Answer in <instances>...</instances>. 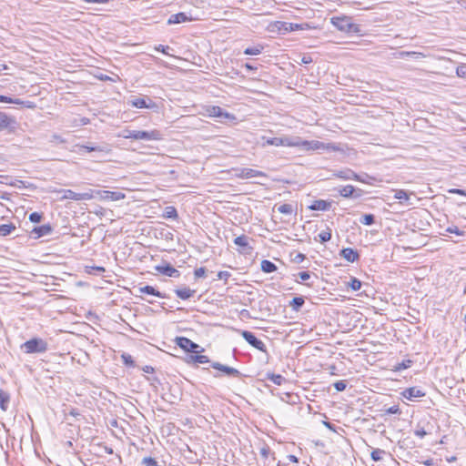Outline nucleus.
<instances>
[{
  "label": "nucleus",
  "instance_id": "c85d7f7f",
  "mask_svg": "<svg viewBox=\"0 0 466 466\" xmlns=\"http://www.w3.org/2000/svg\"><path fill=\"white\" fill-rule=\"evenodd\" d=\"M9 400H10L9 394L5 390H0V409L3 411H5L7 410Z\"/></svg>",
  "mask_w": 466,
  "mask_h": 466
},
{
  "label": "nucleus",
  "instance_id": "4d7b16f0",
  "mask_svg": "<svg viewBox=\"0 0 466 466\" xmlns=\"http://www.w3.org/2000/svg\"><path fill=\"white\" fill-rule=\"evenodd\" d=\"M290 23H287V22H277L276 23V26L278 27V29L279 31H284V32H290L289 29V25Z\"/></svg>",
  "mask_w": 466,
  "mask_h": 466
},
{
  "label": "nucleus",
  "instance_id": "774afa93",
  "mask_svg": "<svg viewBox=\"0 0 466 466\" xmlns=\"http://www.w3.org/2000/svg\"><path fill=\"white\" fill-rule=\"evenodd\" d=\"M143 370H144L145 372H147V373H151V372H153L154 369H153L151 366H145V367L143 368Z\"/></svg>",
  "mask_w": 466,
  "mask_h": 466
},
{
  "label": "nucleus",
  "instance_id": "0eeeda50",
  "mask_svg": "<svg viewBox=\"0 0 466 466\" xmlns=\"http://www.w3.org/2000/svg\"><path fill=\"white\" fill-rule=\"evenodd\" d=\"M63 193V196L61 197V199H71L75 201H80V200H90L95 198L94 190L89 189L86 192L83 193H76L71 189H65L61 191Z\"/></svg>",
  "mask_w": 466,
  "mask_h": 466
},
{
  "label": "nucleus",
  "instance_id": "e2e57ef3",
  "mask_svg": "<svg viewBox=\"0 0 466 466\" xmlns=\"http://www.w3.org/2000/svg\"><path fill=\"white\" fill-rule=\"evenodd\" d=\"M289 29L291 32V31H295V30H299V29H304V26H303V25L290 23L289 25Z\"/></svg>",
  "mask_w": 466,
  "mask_h": 466
},
{
  "label": "nucleus",
  "instance_id": "9d476101",
  "mask_svg": "<svg viewBox=\"0 0 466 466\" xmlns=\"http://www.w3.org/2000/svg\"><path fill=\"white\" fill-rule=\"evenodd\" d=\"M177 345L187 352L198 353L200 346L186 337H177Z\"/></svg>",
  "mask_w": 466,
  "mask_h": 466
},
{
  "label": "nucleus",
  "instance_id": "ea45409f",
  "mask_svg": "<svg viewBox=\"0 0 466 466\" xmlns=\"http://www.w3.org/2000/svg\"><path fill=\"white\" fill-rule=\"evenodd\" d=\"M0 102L1 103L15 104V105H22V104H24V102L21 101L18 98H12V97L2 96V95H0Z\"/></svg>",
  "mask_w": 466,
  "mask_h": 466
},
{
  "label": "nucleus",
  "instance_id": "052dcab7",
  "mask_svg": "<svg viewBox=\"0 0 466 466\" xmlns=\"http://www.w3.org/2000/svg\"><path fill=\"white\" fill-rule=\"evenodd\" d=\"M206 268L204 267H201V268H196L195 269V277L197 279H199V278H204L206 276Z\"/></svg>",
  "mask_w": 466,
  "mask_h": 466
},
{
  "label": "nucleus",
  "instance_id": "a878e982",
  "mask_svg": "<svg viewBox=\"0 0 466 466\" xmlns=\"http://www.w3.org/2000/svg\"><path fill=\"white\" fill-rule=\"evenodd\" d=\"M138 291L140 293H145V294L156 296V297H158V298H167L166 294L157 290L154 287L149 286V285H146L144 287H139L138 288Z\"/></svg>",
  "mask_w": 466,
  "mask_h": 466
},
{
  "label": "nucleus",
  "instance_id": "20e7f679",
  "mask_svg": "<svg viewBox=\"0 0 466 466\" xmlns=\"http://www.w3.org/2000/svg\"><path fill=\"white\" fill-rule=\"evenodd\" d=\"M21 350L26 354L44 353L48 350V343L41 338H33L20 346Z\"/></svg>",
  "mask_w": 466,
  "mask_h": 466
},
{
  "label": "nucleus",
  "instance_id": "3c124183",
  "mask_svg": "<svg viewBox=\"0 0 466 466\" xmlns=\"http://www.w3.org/2000/svg\"><path fill=\"white\" fill-rule=\"evenodd\" d=\"M42 219V214L38 212H33L29 215V220L33 223H39Z\"/></svg>",
  "mask_w": 466,
  "mask_h": 466
},
{
  "label": "nucleus",
  "instance_id": "864d4df0",
  "mask_svg": "<svg viewBox=\"0 0 466 466\" xmlns=\"http://www.w3.org/2000/svg\"><path fill=\"white\" fill-rule=\"evenodd\" d=\"M400 409L399 405H393L387 410H385V414H400Z\"/></svg>",
  "mask_w": 466,
  "mask_h": 466
},
{
  "label": "nucleus",
  "instance_id": "49530a36",
  "mask_svg": "<svg viewBox=\"0 0 466 466\" xmlns=\"http://www.w3.org/2000/svg\"><path fill=\"white\" fill-rule=\"evenodd\" d=\"M141 463L144 466H158V463L156 461V459H154L152 457H145V458H143Z\"/></svg>",
  "mask_w": 466,
  "mask_h": 466
},
{
  "label": "nucleus",
  "instance_id": "f704fd0d",
  "mask_svg": "<svg viewBox=\"0 0 466 466\" xmlns=\"http://www.w3.org/2000/svg\"><path fill=\"white\" fill-rule=\"evenodd\" d=\"M212 367L216 370H221L225 373H227L228 376L233 375V368L228 366H224L218 362H215L212 364Z\"/></svg>",
  "mask_w": 466,
  "mask_h": 466
},
{
  "label": "nucleus",
  "instance_id": "6e6552de",
  "mask_svg": "<svg viewBox=\"0 0 466 466\" xmlns=\"http://www.w3.org/2000/svg\"><path fill=\"white\" fill-rule=\"evenodd\" d=\"M235 331H237V329H235ZM238 332H239L243 339L252 347H254L255 349L262 351V352H266L267 350H266V345L264 344V342L262 340H260L259 339H258L255 334L251 331H248V330H238Z\"/></svg>",
  "mask_w": 466,
  "mask_h": 466
},
{
  "label": "nucleus",
  "instance_id": "473e14b6",
  "mask_svg": "<svg viewBox=\"0 0 466 466\" xmlns=\"http://www.w3.org/2000/svg\"><path fill=\"white\" fill-rule=\"evenodd\" d=\"M262 50H263V46L260 45H258V46H255L252 47L246 48L243 53L248 56H258V55L261 54Z\"/></svg>",
  "mask_w": 466,
  "mask_h": 466
},
{
  "label": "nucleus",
  "instance_id": "ddd939ff",
  "mask_svg": "<svg viewBox=\"0 0 466 466\" xmlns=\"http://www.w3.org/2000/svg\"><path fill=\"white\" fill-rule=\"evenodd\" d=\"M331 176L342 180H352L353 178H359V175L348 167L332 170Z\"/></svg>",
  "mask_w": 466,
  "mask_h": 466
},
{
  "label": "nucleus",
  "instance_id": "a18cd8bd",
  "mask_svg": "<svg viewBox=\"0 0 466 466\" xmlns=\"http://www.w3.org/2000/svg\"><path fill=\"white\" fill-rule=\"evenodd\" d=\"M121 358H122L125 365L129 366V367H134L135 362H134L131 355H129L127 353H124V354H122Z\"/></svg>",
  "mask_w": 466,
  "mask_h": 466
},
{
  "label": "nucleus",
  "instance_id": "f8f14e48",
  "mask_svg": "<svg viewBox=\"0 0 466 466\" xmlns=\"http://www.w3.org/2000/svg\"><path fill=\"white\" fill-rule=\"evenodd\" d=\"M76 147L79 148L78 153L82 154L83 152H96V153H109L110 148L106 144L103 145H76Z\"/></svg>",
  "mask_w": 466,
  "mask_h": 466
},
{
  "label": "nucleus",
  "instance_id": "7ed1b4c3",
  "mask_svg": "<svg viewBox=\"0 0 466 466\" xmlns=\"http://www.w3.org/2000/svg\"><path fill=\"white\" fill-rule=\"evenodd\" d=\"M122 137L135 140H160L162 138L160 131L157 129L150 131L126 129L123 131Z\"/></svg>",
  "mask_w": 466,
  "mask_h": 466
},
{
  "label": "nucleus",
  "instance_id": "423d86ee",
  "mask_svg": "<svg viewBox=\"0 0 466 466\" xmlns=\"http://www.w3.org/2000/svg\"><path fill=\"white\" fill-rule=\"evenodd\" d=\"M263 146H275V147H295L299 144V137L289 138V137H262Z\"/></svg>",
  "mask_w": 466,
  "mask_h": 466
},
{
  "label": "nucleus",
  "instance_id": "bf43d9fd",
  "mask_svg": "<svg viewBox=\"0 0 466 466\" xmlns=\"http://www.w3.org/2000/svg\"><path fill=\"white\" fill-rule=\"evenodd\" d=\"M52 143H55V144H63V143H66V139H64L61 136L57 135V134H54L52 135L51 137V140H50Z\"/></svg>",
  "mask_w": 466,
  "mask_h": 466
},
{
  "label": "nucleus",
  "instance_id": "72a5a7b5",
  "mask_svg": "<svg viewBox=\"0 0 466 466\" xmlns=\"http://www.w3.org/2000/svg\"><path fill=\"white\" fill-rule=\"evenodd\" d=\"M212 367L216 370H221L225 373H227L228 376L233 375V368L228 366H224L218 362H215L212 364Z\"/></svg>",
  "mask_w": 466,
  "mask_h": 466
},
{
  "label": "nucleus",
  "instance_id": "5701e85b",
  "mask_svg": "<svg viewBox=\"0 0 466 466\" xmlns=\"http://www.w3.org/2000/svg\"><path fill=\"white\" fill-rule=\"evenodd\" d=\"M53 231L52 227L49 224L42 225L35 228L32 230V235L35 238H38L46 235H49Z\"/></svg>",
  "mask_w": 466,
  "mask_h": 466
},
{
  "label": "nucleus",
  "instance_id": "0e129e2a",
  "mask_svg": "<svg viewBox=\"0 0 466 466\" xmlns=\"http://www.w3.org/2000/svg\"><path fill=\"white\" fill-rule=\"evenodd\" d=\"M465 191L466 190L460 189V188H452V189L449 190V193L465 196Z\"/></svg>",
  "mask_w": 466,
  "mask_h": 466
},
{
  "label": "nucleus",
  "instance_id": "6e6d98bb",
  "mask_svg": "<svg viewBox=\"0 0 466 466\" xmlns=\"http://www.w3.org/2000/svg\"><path fill=\"white\" fill-rule=\"evenodd\" d=\"M458 76L466 78V64L459 66L456 69Z\"/></svg>",
  "mask_w": 466,
  "mask_h": 466
},
{
  "label": "nucleus",
  "instance_id": "a211bd4d",
  "mask_svg": "<svg viewBox=\"0 0 466 466\" xmlns=\"http://www.w3.org/2000/svg\"><path fill=\"white\" fill-rule=\"evenodd\" d=\"M156 270L162 275L171 278H178L180 276L179 271L169 264L157 266Z\"/></svg>",
  "mask_w": 466,
  "mask_h": 466
},
{
  "label": "nucleus",
  "instance_id": "4c0bfd02",
  "mask_svg": "<svg viewBox=\"0 0 466 466\" xmlns=\"http://www.w3.org/2000/svg\"><path fill=\"white\" fill-rule=\"evenodd\" d=\"M385 453L386 451L384 450L374 449L370 453V457L374 461H380L382 460V455Z\"/></svg>",
  "mask_w": 466,
  "mask_h": 466
},
{
  "label": "nucleus",
  "instance_id": "412c9836",
  "mask_svg": "<svg viewBox=\"0 0 466 466\" xmlns=\"http://www.w3.org/2000/svg\"><path fill=\"white\" fill-rule=\"evenodd\" d=\"M394 192V198L399 199L400 203L405 202L408 206L413 205V203L410 201V197L414 195L412 192H408L404 189H396Z\"/></svg>",
  "mask_w": 466,
  "mask_h": 466
},
{
  "label": "nucleus",
  "instance_id": "39448f33",
  "mask_svg": "<svg viewBox=\"0 0 466 466\" xmlns=\"http://www.w3.org/2000/svg\"><path fill=\"white\" fill-rule=\"evenodd\" d=\"M331 24L339 31L345 33H358L359 26L351 22V18L348 16L332 17Z\"/></svg>",
  "mask_w": 466,
  "mask_h": 466
},
{
  "label": "nucleus",
  "instance_id": "de8ad7c7",
  "mask_svg": "<svg viewBox=\"0 0 466 466\" xmlns=\"http://www.w3.org/2000/svg\"><path fill=\"white\" fill-rule=\"evenodd\" d=\"M325 150L334 151V152L343 151V149L340 147V145L339 144H335V143L325 144Z\"/></svg>",
  "mask_w": 466,
  "mask_h": 466
},
{
  "label": "nucleus",
  "instance_id": "c9c22d12",
  "mask_svg": "<svg viewBox=\"0 0 466 466\" xmlns=\"http://www.w3.org/2000/svg\"><path fill=\"white\" fill-rule=\"evenodd\" d=\"M164 218H174V219L177 218V209L172 206L167 207L164 211Z\"/></svg>",
  "mask_w": 466,
  "mask_h": 466
},
{
  "label": "nucleus",
  "instance_id": "bb28decb",
  "mask_svg": "<svg viewBox=\"0 0 466 466\" xmlns=\"http://www.w3.org/2000/svg\"><path fill=\"white\" fill-rule=\"evenodd\" d=\"M195 292L196 291L194 289H190L187 287L175 290L176 295L181 299H188L195 294Z\"/></svg>",
  "mask_w": 466,
  "mask_h": 466
},
{
  "label": "nucleus",
  "instance_id": "b1692460",
  "mask_svg": "<svg viewBox=\"0 0 466 466\" xmlns=\"http://www.w3.org/2000/svg\"><path fill=\"white\" fill-rule=\"evenodd\" d=\"M331 206V202L324 200V199H318L314 200L311 205L309 207L311 210H320V211H326L329 210Z\"/></svg>",
  "mask_w": 466,
  "mask_h": 466
},
{
  "label": "nucleus",
  "instance_id": "1a4fd4ad",
  "mask_svg": "<svg viewBox=\"0 0 466 466\" xmlns=\"http://www.w3.org/2000/svg\"><path fill=\"white\" fill-rule=\"evenodd\" d=\"M258 177H266L265 173L248 167H235V177L250 179Z\"/></svg>",
  "mask_w": 466,
  "mask_h": 466
},
{
  "label": "nucleus",
  "instance_id": "6ab92c4d",
  "mask_svg": "<svg viewBox=\"0 0 466 466\" xmlns=\"http://www.w3.org/2000/svg\"><path fill=\"white\" fill-rule=\"evenodd\" d=\"M340 256L349 262H355L359 260L360 254L357 250L351 248H345L340 250Z\"/></svg>",
  "mask_w": 466,
  "mask_h": 466
},
{
  "label": "nucleus",
  "instance_id": "c03bdc74",
  "mask_svg": "<svg viewBox=\"0 0 466 466\" xmlns=\"http://www.w3.org/2000/svg\"><path fill=\"white\" fill-rule=\"evenodd\" d=\"M445 231L447 233L456 234L457 236L465 235V232L463 230H461L457 226H450L445 229Z\"/></svg>",
  "mask_w": 466,
  "mask_h": 466
},
{
  "label": "nucleus",
  "instance_id": "7c9ffc66",
  "mask_svg": "<svg viewBox=\"0 0 466 466\" xmlns=\"http://www.w3.org/2000/svg\"><path fill=\"white\" fill-rule=\"evenodd\" d=\"M305 300L303 297H295L289 302V306L292 308L294 311H299L302 306L304 305Z\"/></svg>",
  "mask_w": 466,
  "mask_h": 466
},
{
  "label": "nucleus",
  "instance_id": "c756f323",
  "mask_svg": "<svg viewBox=\"0 0 466 466\" xmlns=\"http://www.w3.org/2000/svg\"><path fill=\"white\" fill-rule=\"evenodd\" d=\"M278 269L277 266L270 260L264 259L261 261V270L265 273H272Z\"/></svg>",
  "mask_w": 466,
  "mask_h": 466
},
{
  "label": "nucleus",
  "instance_id": "58836bf2",
  "mask_svg": "<svg viewBox=\"0 0 466 466\" xmlns=\"http://www.w3.org/2000/svg\"><path fill=\"white\" fill-rule=\"evenodd\" d=\"M278 211L285 215H291L293 212V207L290 204H282L278 207Z\"/></svg>",
  "mask_w": 466,
  "mask_h": 466
},
{
  "label": "nucleus",
  "instance_id": "a19ab883",
  "mask_svg": "<svg viewBox=\"0 0 466 466\" xmlns=\"http://www.w3.org/2000/svg\"><path fill=\"white\" fill-rule=\"evenodd\" d=\"M360 222L364 225L370 226L375 223V216L372 214H365L360 218Z\"/></svg>",
  "mask_w": 466,
  "mask_h": 466
},
{
  "label": "nucleus",
  "instance_id": "cd10ccee",
  "mask_svg": "<svg viewBox=\"0 0 466 466\" xmlns=\"http://www.w3.org/2000/svg\"><path fill=\"white\" fill-rule=\"evenodd\" d=\"M209 113H210V116H217V117H221V118H232V116L228 113L225 112L219 106H212L209 109Z\"/></svg>",
  "mask_w": 466,
  "mask_h": 466
},
{
  "label": "nucleus",
  "instance_id": "f03ea898",
  "mask_svg": "<svg viewBox=\"0 0 466 466\" xmlns=\"http://www.w3.org/2000/svg\"><path fill=\"white\" fill-rule=\"evenodd\" d=\"M251 294L252 291L235 289V312L238 313V317L241 320L257 319L256 317H252L248 310L236 307L237 303H239L244 306H247L248 303H251L252 299L248 297V295Z\"/></svg>",
  "mask_w": 466,
  "mask_h": 466
},
{
  "label": "nucleus",
  "instance_id": "09e8293b",
  "mask_svg": "<svg viewBox=\"0 0 466 466\" xmlns=\"http://www.w3.org/2000/svg\"><path fill=\"white\" fill-rule=\"evenodd\" d=\"M269 379L276 385H281L285 380L284 377L279 374H272Z\"/></svg>",
  "mask_w": 466,
  "mask_h": 466
},
{
  "label": "nucleus",
  "instance_id": "13d9d810",
  "mask_svg": "<svg viewBox=\"0 0 466 466\" xmlns=\"http://www.w3.org/2000/svg\"><path fill=\"white\" fill-rule=\"evenodd\" d=\"M412 361L410 360H403L397 366L398 370H402L410 368L411 366Z\"/></svg>",
  "mask_w": 466,
  "mask_h": 466
},
{
  "label": "nucleus",
  "instance_id": "79ce46f5",
  "mask_svg": "<svg viewBox=\"0 0 466 466\" xmlns=\"http://www.w3.org/2000/svg\"><path fill=\"white\" fill-rule=\"evenodd\" d=\"M319 238L321 243L328 242L331 238V230L328 228L327 230L321 231L319 234Z\"/></svg>",
  "mask_w": 466,
  "mask_h": 466
},
{
  "label": "nucleus",
  "instance_id": "2f4dec72",
  "mask_svg": "<svg viewBox=\"0 0 466 466\" xmlns=\"http://www.w3.org/2000/svg\"><path fill=\"white\" fill-rule=\"evenodd\" d=\"M15 229V226L13 223L0 225V236L6 237L10 235Z\"/></svg>",
  "mask_w": 466,
  "mask_h": 466
},
{
  "label": "nucleus",
  "instance_id": "4468645a",
  "mask_svg": "<svg viewBox=\"0 0 466 466\" xmlns=\"http://www.w3.org/2000/svg\"><path fill=\"white\" fill-rule=\"evenodd\" d=\"M298 147L305 150H325V143L318 140H302L300 137Z\"/></svg>",
  "mask_w": 466,
  "mask_h": 466
},
{
  "label": "nucleus",
  "instance_id": "4be33fe9",
  "mask_svg": "<svg viewBox=\"0 0 466 466\" xmlns=\"http://www.w3.org/2000/svg\"><path fill=\"white\" fill-rule=\"evenodd\" d=\"M339 195L343 198H359L361 196V190L359 189V193L354 195V193L356 192V189L353 186L351 185H347V186H344V187H341L339 189Z\"/></svg>",
  "mask_w": 466,
  "mask_h": 466
},
{
  "label": "nucleus",
  "instance_id": "5fc2aeb1",
  "mask_svg": "<svg viewBox=\"0 0 466 466\" xmlns=\"http://www.w3.org/2000/svg\"><path fill=\"white\" fill-rule=\"evenodd\" d=\"M352 180H357L362 183L370 184V180H374V178L368 174H364L363 176L359 175V178H353Z\"/></svg>",
  "mask_w": 466,
  "mask_h": 466
},
{
  "label": "nucleus",
  "instance_id": "dca6fc26",
  "mask_svg": "<svg viewBox=\"0 0 466 466\" xmlns=\"http://www.w3.org/2000/svg\"><path fill=\"white\" fill-rule=\"evenodd\" d=\"M130 104L137 108H154L157 106L152 99L147 97H136L130 101Z\"/></svg>",
  "mask_w": 466,
  "mask_h": 466
},
{
  "label": "nucleus",
  "instance_id": "f257e3e1",
  "mask_svg": "<svg viewBox=\"0 0 466 466\" xmlns=\"http://www.w3.org/2000/svg\"><path fill=\"white\" fill-rule=\"evenodd\" d=\"M254 243L255 240L247 235L235 237V250L239 256L244 257L243 265L241 267H235V269H245L253 264L255 258Z\"/></svg>",
  "mask_w": 466,
  "mask_h": 466
},
{
  "label": "nucleus",
  "instance_id": "2eb2a0df",
  "mask_svg": "<svg viewBox=\"0 0 466 466\" xmlns=\"http://www.w3.org/2000/svg\"><path fill=\"white\" fill-rule=\"evenodd\" d=\"M432 429L433 426L429 421H420L416 425V428L414 430V435L419 437L420 439H423L426 435L431 433Z\"/></svg>",
  "mask_w": 466,
  "mask_h": 466
},
{
  "label": "nucleus",
  "instance_id": "9b49d317",
  "mask_svg": "<svg viewBox=\"0 0 466 466\" xmlns=\"http://www.w3.org/2000/svg\"><path fill=\"white\" fill-rule=\"evenodd\" d=\"M95 198L98 196L101 199L118 201L125 198V194L120 191L94 190Z\"/></svg>",
  "mask_w": 466,
  "mask_h": 466
},
{
  "label": "nucleus",
  "instance_id": "603ef678",
  "mask_svg": "<svg viewBox=\"0 0 466 466\" xmlns=\"http://www.w3.org/2000/svg\"><path fill=\"white\" fill-rule=\"evenodd\" d=\"M416 56L417 58L425 56L422 53H417V52L402 51L400 53V57H401V58H403L405 56Z\"/></svg>",
  "mask_w": 466,
  "mask_h": 466
},
{
  "label": "nucleus",
  "instance_id": "e433bc0d",
  "mask_svg": "<svg viewBox=\"0 0 466 466\" xmlns=\"http://www.w3.org/2000/svg\"><path fill=\"white\" fill-rule=\"evenodd\" d=\"M348 285L353 291H358L360 289L362 283L357 278L351 277L350 281L348 283Z\"/></svg>",
  "mask_w": 466,
  "mask_h": 466
},
{
  "label": "nucleus",
  "instance_id": "69168bd1",
  "mask_svg": "<svg viewBox=\"0 0 466 466\" xmlns=\"http://www.w3.org/2000/svg\"><path fill=\"white\" fill-rule=\"evenodd\" d=\"M68 413L73 417H77L81 415L80 411L77 409H71Z\"/></svg>",
  "mask_w": 466,
  "mask_h": 466
},
{
  "label": "nucleus",
  "instance_id": "393cba45",
  "mask_svg": "<svg viewBox=\"0 0 466 466\" xmlns=\"http://www.w3.org/2000/svg\"><path fill=\"white\" fill-rule=\"evenodd\" d=\"M191 18L188 17L185 13L180 12L177 14L171 15L167 20L168 25L180 24L184 22L190 21Z\"/></svg>",
  "mask_w": 466,
  "mask_h": 466
},
{
  "label": "nucleus",
  "instance_id": "aec40b11",
  "mask_svg": "<svg viewBox=\"0 0 466 466\" xmlns=\"http://www.w3.org/2000/svg\"><path fill=\"white\" fill-rule=\"evenodd\" d=\"M15 125V120L14 117L8 116L5 112L0 111V131L14 127Z\"/></svg>",
  "mask_w": 466,
  "mask_h": 466
},
{
  "label": "nucleus",
  "instance_id": "8fccbe9b",
  "mask_svg": "<svg viewBox=\"0 0 466 466\" xmlns=\"http://www.w3.org/2000/svg\"><path fill=\"white\" fill-rule=\"evenodd\" d=\"M337 391H343L347 388L346 380H338L333 384Z\"/></svg>",
  "mask_w": 466,
  "mask_h": 466
},
{
  "label": "nucleus",
  "instance_id": "338daca9",
  "mask_svg": "<svg viewBox=\"0 0 466 466\" xmlns=\"http://www.w3.org/2000/svg\"><path fill=\"white\" fill-rule=\"evenodd\" d=\"M156 49L157 51H161L164 54H167V50L169 49V46H165L159 45Z\"/></svg>",
  "mask_w": 466,
  "mask_h": 466
},
{
  "label": "nucleus",
  "instance_id": "f3484780",
  "mask_svg": "<svg viewBox=\"0 0 466 466\" xmlns=\"http://www.w3.org/2000/svg\"><path fill=\"white\" fill-rule=\"evenodd\" d=\"M402 395L407 400H416L417 399L425 396V392L417 387H411V388L406 389L403 391Z\"/></svg>",
  "mask_w": 466,
  "mask_h": 466
},
{
  "label": "nucleus",
  "instance_id": "680f3d73",
  "mask_svg": "<svg viewBox=\"0 0 466 466\" xmlns=\"http://www.w3.org/2000/svg\"><path fill=\"white\" fill-rule=\"evenodd\" d=\"M298 277L302 281H306L310 279V273L309 271H300L298 273Z\"/></svg>",
  "mask_w": 466,
  "mask_h": 466
},
{
  "label": "nucleus",
  "instance_id": "37998d69",
  "mask_svg": "<svg viewBox=\"0 0 466 466\" xmlns=\"http://www.w3.org/2000/svg\"><path fill=\"white\" fill-rule=\"evenodd\" d=\"M191 359L196 363L204 364L209 362L208 358L205 355L196 354L194 356H191Z\"/></svg>",
  "mask_w": 466,
  "mask_h": 466
}]
</instances>
